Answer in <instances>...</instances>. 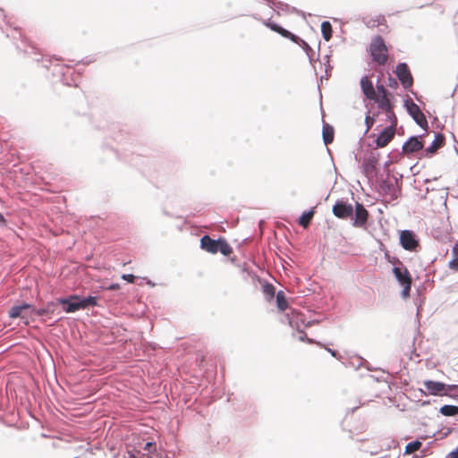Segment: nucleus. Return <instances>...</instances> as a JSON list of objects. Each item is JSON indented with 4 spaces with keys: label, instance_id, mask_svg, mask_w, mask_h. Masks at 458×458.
I'll return each instance as SVG.
<instances>
[{
    "label": "nucleus",
    "instance_id": "f257e3e1",
    "mask_svg": "<svg viewBox=\"0 0 458 458\" xmlns=\"http://www.w3.org/2000/svg\"><path fill=\"white\" fill-rule=\"evenodd\" d=\"M199 246L210 254H216L220 251L224 256H229L233 252V247L227 243L225 239L213 240L208 234L200 238Z\"/></svg>",
    "mask_w": 458,
    "mask_h": 458
},
{
    "label": "nucleus",
    "instance_id": "f03ea898",
    "mask_svg": "<svg viewBox=\"0 0 458 458\" xmlns=\"http://www.w3.org/2000/svg\"><path fill=\"white\" fill-rule=\"evenodd\" d=\"M264 24L267 27L270 28L273 31L279 33L284 38H290L293 42H294L297 45H299L300 47H301L302 49L304 50L305 54L308 55V57L312 56V55L314 53L313 49L303 39H301L298 36L293 34L289 30L284 29L280 25L271 21L270 19L266 20L264 21Z\"/></svg>",
    "mask_w": 458,
    "mask_h": 458
},
{
    "label": "nucleus",
    "instance_id": "7ed1b4c3",
    "mask_svg": "<svg viewBox=\"0 0 458 458\" xmlns=\"http://www.w3.org/2000/svg\"><path fill=\"white\" fill-rule=\"evenodd\" d=\"M398 266L394 267L393 274L395 276L397 281L403 286L402 296L407 298L411 293L412 279L411 273L403 265L400 260H397Z\"/></svg>",
    "mask_w": 458,
    "mask_h": 458
},
{
    "label": "nucleus",
    "instance_id": "20e7f679",
    "mask_svg": "<svg viewBox=\"0 0 458 458\" xmlns=\"http://www.w3.org/2000/svg\"><path fill=\"white\" fill-rule=\"evenodd\" d=\"M8 315L12 318H20L25 324H29L30 320H33V307L28 303L14 306L9 310Z\"/></svg>",
    "mask_w": 458,
    "mask_h": 458
},
{
    "label": "nucleus",
    "instance_id": "39448f33",
    "mask_svg": "<svg viewBox=\"0 0 458 458\" xmlns=\"http://www.w3.org/2000/svg\"><path fill=\"white\" fill-rule=\"evenodd\" d=\"M404 106L406 107L408 114H411V117H413L416 123L422 129H427L428 126V120L423 112L420 111V106L411 99L406 100Z\"/></svg>",
    "mask_w": 458,
    "mask_h": 458
},
{
    "label": "nucleus",
    "instance_id": "423d86ee",
    "mask_svg": "<svg viewBox=\"0 0 458 458\" xmlns=\"http://www.w3.org/2000/svg\"><path fill=\"white\" fill-rule=\"evenodd\" d=\"M377 95L376 94V99L373 100L377 102L378 108H381L382 110L386 112L388 116H394V114L392 112V105L388 98L387 89H385L384 86H377Z\"/></svg>",
    "mask_w": 458,
    "mask_h": 458
},
{
    "label": "nucleus",
    "instance_id": "0eeeda50",
    "mask_svg": "<svg viewBox=\"0 0 458 458\" xmlns=\"http://www.w3.org/2000/svg\"><path fill=\"white\" fill-rule=\"evenodd\" d=\"M370 57H389L388 50L381 36L372 38L369 45Z\"/></svg>",
    "mask_w": 458,
    "mask_h": 458
},
{
    "label": "nucleus",
    "instance_id": "6e6552de",
    "mask_svg": "<svg viewBox=\"0 0 458 458\" xmlns=\"http://www.w3.org/2000/svg\"><path fill=\"white\" fill-rule=\"evenodd\" d=\"M400 243L404 250L410 251L416 250V248L419 246V242L413 231H401Z\"/></svg>",
    "mask_w": 458,
    "mask_h": 458
},
{
    "label": "nucleus",
    "instance_id": "1a4fd4ad",
    "mask_svg": "<svg viewBox=\"0 0 458 458\" xmlns=\"http://www.w3.org/2000/svg\"><path fill=\"white\" fill-rule=\"evenodd\" d=\"M424 386L431 395H445L446 390H453L456 387L455 386H445L444 383L432 380L425 381Z\"/></svg>",
    "mask_w": 458,
    "mask_h": 458
},
{
    "label": "nucleus",
    "instance_id": "9d476101",
    "mask_svg": "<svg viewBox=\"0 0 458 458\" xmlns=\"http://www.w3.org/2000/svg\"><path fill=\"white\" fill-rule=\"evenodd\" d=\"M332 211L335 217L340 219H347L352 215L353 209L352 205L340 200L333 206Z\"/></svg>",
    "mask_w": 458,
    "mask_h": 458
},
{
    "label": "nucleus",
    "instance_id": "9b49d317",
    "mask_svg": "<svg viewBox=\"0 0 458 458\" xmlns=\"http://www.w3.org/2000/svg\"><path fill=\"white\" fill-rule=\"evenodd\" d=\"M397 124L396 117H394V123L392 126L384 129L380 135L377 136L376 140V144L378 148L386 147L394 138V127Z\"/></svg>",
    "mask_w": 458,
    "mask_h": 458
},
{
    "label": "nucleus",
    "instance_id": "f8f14e48",
    "mask_svg": "<svg viewBox=\"0 0 458 458\" xmlns=\"http://www.w3.org/2000/svg\"><path fill=\"white\" fill-rule=\"evenodd\" d=\"M396 74L404 88H409L412 85L413 78L407 64H398Z\"/></svg>",
    "mask_w": 458,
    "mask_h": 458
},
{
    "label": "nucleus",
    "instance_id": "ddd939ff",
    "mask_svg": "<svg viewBox=\"0 0 458 458\" xmlns=\"http://www.w3.org/2000/svg\"><path fill=\"white\" fill-rule=\"evenodd\" d=\"M59 302L64 305V310L66 312H74L83 310V305H81V298L78 295H72L68 299H60Z\"/></svg>",
    "mask_w": 458,
    "mask_h": 458
},
{
    "label": "nucleus",
    "instance_id": "4468645a",
    "mask_svg": "<svg viewBox=\"0 0 458 458\" xmlns=\"http://www.w3.org/2000/svg\"><path fill=\"white\" fill-rule=\"evenodd\" d=\"M423 148V142L416 137H412L410 140L405 141L403 146V151L405 154H413Z\"/></svg>",
    "mask_w": 458,
    "mask_h": 458
},
{
    "label": "nucleus",
    "instance_id": "2eb2a0df",
    "mask_svg": "<svg viewBox=\"0 0 458 458\" xmlns=\"http://www.w3.org/2000/svg\"><path fill=\"white\" fill-rule=\"evenodd\" d=\"M360 87L363 94L369 99H376V91L372 81L368 77H362L360 80Z\"/></svg>",
    "mask_w": 458,
    "mask_h": 458
},
{
    "label": "nucleus",
    "instance_id": "dca6fc26",
    "mask_svg": "<svg viewBox=\"0 0 458 458\" xmlns=\"http://www.w3.org/2000/svg\"><path fill=\"white\" fill-rule=\"evenodd\" d=\"M368 219V211L363 205L357 203L355 209V222L356 226H362Z\"/></svg>",
    "mask_w": 458,
    "mask_h": 458
},
{
    "label": "nucleus",
    "instance_id": "f3484780",
    "mask_svg": "<svg viewBox=\"0 0 458 458\" xmlns=\"http://www.w3.org/2000/svg\"><path fill=\"white\" fill-rule=\"evenodd\" d=\"M377 163V160L375 157H371L364 160L362 164V169L363 173L367 177L373 176L376 170Z\"/></svg>",
    "mask_w": 458,
    "mask_h": 458
},
{
    "label": "nucleus",
    "instance_id": "a211bd4d",
    "mask_svg": "<svg viewBox=\"0 0 458 458\" xmlns=\"http://www.w3.org/2000/svg\"><path fill=\"white\" fill-rule=\"evenodd\" d=\"M444 142L445 137L441 133L436 134L431 145L426 148L427 154L433 155L437 153V150L444 145Z\"/></svg>",
    "mask_w": 458,
    "mask_h": 458
},
{
    "label": "nucleus",
    "instance_id": "6ab92c4d",
    "mask_svg": "<svg viewBox=\"0 0 458 458\" xmlns=\"http://www.w3.org/2000/svg\"><path fill=\"white\" fill-rule=\"evenodd\" d=\"M269 7L276 11L278 14H280L281 12L287 13L290 10H292L293 12L295 11L294 7H291L289 4L276 0H275V3H271V5H269Z\"/></svg>",
    "mask_w": 458,
    "mask_h": 458
},
{
    "label": "nucleus",
    "instance_id": "aec40b11",
    "mask_svg": "<svg viewBox=\"0 0 458 458\" xmlns=\"http://www.w3.org/2000/svg\"><path fill=\"white\" fill-rule=\"evenodd\" d=\"M454 259L448 262V268L454 271H458V242L454 245L453 250Z\"/></svg>",
    "mask_w": 458,
    "mask_h": 458
},
{
    "label": "nucleus",
    "instance_id": "412c9836",
    "mask_svg": "<svg viewBox=\"0 0 458 458\" xmlns=\"http://www.w3.org/2000/svg\"><path fill=\"white\" fill-rule=\"evenodd\" d=\"M322 135H323V141L325 142V144L332 143L333 140H334V129H333V127H331L328 124H326L323 127Z\"/></svg>",
    "mask_w": 458,
    "mask_h": 458
},
{
    "label": "nucleus",
    "instance_id": "4be33fe9",
    "mask_svg": "<svg viewBox=\"0 0 458 458\" xmlns=\"http://www.w3.org/2000/svg\"><path fill=\"white\" fill-rule=\"evenodd\" d=\"M315 216L314 210H309L307 212H304L302 216H301L299 223L303 228H307L311 221V219Z\"/></svg>",
    "mask_w": 458,
    "mask_h": 458
},
{
    "label": "nucleus",
    "instance_id": "5701e85b",
    "mask_svg": "<svg viewBox=\"0 0 458 458\" xmlns=\"http://www.w3.org/2000/svg\"><path fill=\"white\" fill-rule=\"evenodd\" d=\"M321 33L325 40L328 41L332 38V25L329 21H325L321 23Z\"/></svg>",
    "mask_w": 458,
    "mask_h": 458
},
{
    "label": "nucleus",
    "instance_id": "b1692460",
    "mask_svg": "<svg viewBox=\"0 0 458 458\" xmlns=\"http://www.w3.org/2000/svg\"><path fill=\"white\" fill-rule=\"evenodd\" d=\"M440 412L444 416H455L458 414V406L445 404L441 407Z\"/></svg>",
    "mask_w": 458,
    "mask_h": 458
},
{
    "label": "nucleus",
    "instance_id": "393cba45",
    "mask_svg": "<svg viewBox=\"0 0 458 458\" xmlns=\"http://www.w3.org/2000/svg\"><path fill=\"white\" fill-rule=\"evenodd\" d=\"M276 304L277 308L280 310H285L288 309V302L284 297V294L282 291L278 292L276 294Z\"/></svg>",
    "mask_w": 458,
    "mask_h": 458
},
{
    "label": "nucleus",
    "instance_id": "a878e982",
    "mask_svg": "<svg viewBox=\"0 0 458 458\" xmlns=\"http://www.w3.org/2000/svg\"><path fill=\"white\" fill-rule=\"evenodd\" d=\"M54 304L53 303H49L47 305L46 308L44 309H41V310H35L33 308V318L38 316V317H42L44 315H47V314H49V313H53L54 312Z\"/></svg>",
    "mask_w": 458,
    "mask_h": 458
},
{
    "label": "nucleus",
    "instance_id": "bb28decb",
    "mask_svg": "<svg viewBox=\"0 0 458 458\" xmlns=\"http://www.w3.org/2000/svg\"><path fill=\"white\" fill-rule=\"evenodd\" d=\"M421 446V442L419 440H415L413 442L408 443L405 446V454H412L420 450Z\"/></svg>",
    "mask_w": 458,
    "mask_h": 458
},
{
    "label": "nucleus",
    "instance_id": "cd10ccee",
    "mask_svg": "<svg viewBox=\"0 0 458 458\" xmlns=\"http://www.w3.org/2000/svg\"><path fill=\"white\" fill-rule=\"evenodd\" d=\"M263 293L268 299H273L276 294V288L273 284H266L263 286Z\"/></svg>",
    "mask_w": 458,
    "mask_h": 458
},
{
    "label": "nucleus",
    "instance_id": "c85d7f7f",
    "mask_svg": "<svg viewBox=\"0 0 458 458\" xmlns=\"http://www.w3.org/2000/svg\"><path fill=\"white\" fill-rule=\"evenodd\" d=\"M81 305H83V310L87 309L88 307H95L97 306V297H86L83 299H81Z\"/></svg>",
    "mask_w": 458,
    "mask_h": 458
},
{
    "label": "nucleus",
    "instance_id": "c756f323",
    "mask_svg": "<svg viewBox=\"0 0 458 458\" xmlns=\"http://www.w3.org/2000/svg\"><path fill=\"white\" fill-rule=\"evenodd\" d=\"M142 450L146 452L147 455H149L156 452V444L154 442H147L142 447Z\"/></svg>",
    "mask_w": 458,
    "mask_h": 458
},
{
    "label": "nucleus",
    "instance_id": "7c9ffc66",
    "mask_svg": "<svg viewBox=\"0 0 458 458\" xmlns=\"http://www.w3.org/2000/svg\"><path fill=\"white\" fill-rule=\"evenodd\" d=\"M386 22V18L384 15H378L376 17L375 20H373V26H379L381 24H384Z\"/></svg>",
    "mask_w": 458,
    "mask_h": 458
},
{
    "label": "nucleus",
    "instance_id": "2f4dec72",
    "mask_svg": "<svg viewBox=\"0 0 458 458\" xmlns=\"http://www.w3.org/2000/svg\"><path fill=\"white\" fill-rule=\"evenodd\" d=\"M122 278L123 280H125L126 282H128L129 284H134L135 283V279H136V276L131 275V274H123L122 276Z\"/></svg>",
    "mask_w": 458,
    "mask_h": 458
},
{
    "label": "nucleus",
    "instance_id": "473e14b6",
    "mask_svg": "<svg viewBox=\"0 0 458 458\" xmlns=\"http://www.w3.org/2000/svg\"><path fill=\"white\" fill-rule=\"evenodd\" d=\"M374 122H375V120L373 117H371V116L365 117V123H366V127H367L366 131L372 128Z\"/></svg>",
    "mask_w": 458,
    "mask_h": 458
},
{
    "label": "nucleus",
    "instance_id": "72a5a7b5",
    "mask_svg": "<svg viewBox=\"0 0 458 458\" xmlns=\"http://www.w3.org/2000/svg\"><path fill=\"white\" fill-rule=\"evenodd\" d=\"M8 21L6 20V15L4 14V12L3 9H0V27L3 25V24H7Z\"/></svg>",
    "mask_w": 458,
    "mask_h": 458
},
{
    "label": "nucleus",
    "instance_id": "f704fd0d",
    "mask_svg": "<svg viewBox=\"0 0 458 458\" xmlns=\"http://www.w3.org/2000/svg\"><path fill=\"white\" fill-rule=\"evenodd\" d=\"M127 453L131 458H138L136 454H140V451H128Z\"/></svg>",
    "mask_w": 458,
    "mask_h": 458
},
{
    "label": "nucleus",
    "instance_id": "c9c22d12",
    "mask_svg": "<svg viewBox=\"0 0 458 458\" xmlns=\"http://www.w3.org/2000/svg\"><path fill=\"white\" fill-rule=\"evenodd\" d=\"M109 290H118L119 289V284H112L109 287H108Z\"/></svg>",
    "mask_w": 458,
    "mask_h": 458
},
{
    "label": "nucleus",
    "instance_id": "e433bc0d",
    "mask_svg": "<svg viewBox=\"0 0 458 458\" xmlns=\"http://www.w3.org/2000/svg\"><path fill=\"white\" fill-rule=\"evenodd\" d=\"M325 349H326L327 352H329L333 357H336V352H335V351H334V350H332V349H330V348H328V347H325Z\"/></svg>",
    "mask_w": 458,
    "mask_h": 458
},
{
    "label": "nucleus",
    "instance_id": "4c0bfd02",
    "mask_svg": "<svg viewBox=\"0 0 458 458\" xmlns=\"http://www.w3.org/2000/svg\"><path fill=\"white\" fill-rule=\"evenodd\" d=\"M0 224H2L4 225L6 224V220L1 213H0Z\"/></svg>",
    "mask_w": 458,
    "mask_h": 458
},
{
    "label": "nucleus",
    "instance_id": "58836bf2",
    "mask_svg": "<svg viewBox=\"0 0 458 458\" xmlns=\"http://www.w3.org/2000/svg\"><path fill=\"white\" fill-rule=\"evenodd\" d=\"M391 197L393 199H396L397 198V193H396V191L394 189L392 190Z\"/></svg>",
    "mask_w": 458,
    "mask_h": 458
},
{
    "label": "nucleus",
    "instance_id": "ea45409f",
    "mask_svg": "<svg viewBox=\"0 0 458 458\" xmlns=\"http://www.w3.org/2000/svg\"><path fill=\"white\" fill-rule=\"evenodd\" d=\"M378 64H386V58H383V59H377Z\"/></svg>",
    "mask_w": 458,
    "mask_h": 458
},
{
    "label": "nucleus",
    "instance_id": "a19ab883",
    "mask_svg": "<svg viewBox=\"0 0 458 458\" xmlns=\"http://www.w3.org/2000/svg\"><path fill=\"white\" fill-rule=\"evenodd\" d=\"M452 458H458V448L452 454Z\"/></svg>",
    "mask_w": 458,
    "mask_h": 458
},
{
    "label": "nucleus",
    "instance_id": "79ce46f5",
    "mask_svg": "<svg viewBox=\"0 0 458 458\" xmlns=\"http://www.w3.org/2000/svg\"><path fill=\"white\" fill-rule=\"evenodd\" d=\"M267 2V4L269 6L271 5V3H275V0H265Z\"/></svg>",
    "mask_w": 458,
    "mask_h": 458
},
{
    "label": "nucleus",
    "instance_id": "37998d69",
    "mask_svg": "<svg viewBox=\"0 0 458 458\" xmlns=\"http://www.w3.org/2000/svg\"><path fill=\"white\" fill-rule=\"evenodd\" d=\"M313 61H314V63H312L311 64H313V65H314V67L316 68V63H317V62H318V61H319V59H316V60H313Z\"/></svg>",
    "mask_w": 458,
    "mask_h": 458
}]
</instances>
